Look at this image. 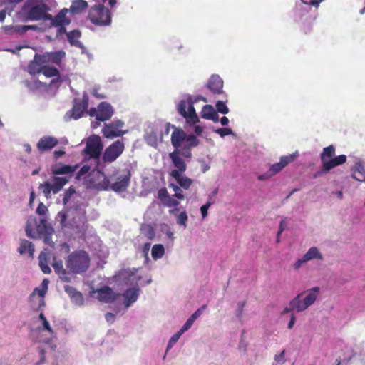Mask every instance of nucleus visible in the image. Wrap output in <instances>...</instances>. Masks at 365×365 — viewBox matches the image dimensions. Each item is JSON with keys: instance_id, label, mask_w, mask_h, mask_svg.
<instances>
[{"instance_id": "f257e3e1", "label": "nucleus", "mask_w": 365, "mask_h": 365, "mask_svg": "<svg viewBox=\"0 0 365 365\" xmlns=\"http://www.w3.org/2000/svg\"><path fill=\"white\" fill-rule=\"evenodd\" d=\"M66 267L63 265L61 260L52 263L55 273L59 279L64 282H70L73 274H81L86 272L91 264L89 255L83 250H75L71 252L65 259Z\"/></svg>"}, {"instance_id": "f03ea898", "label": "nucleus", "mask_w": 365, "mask_h": 365, "mask_svg": "<svg viewBox=\"0 0 365 365\" xmlns=\"http://www.w3.org/2000/svg\"><path fill=\"white\" fill-rule=\"evenodd\" d=\"M319 287H314L307 291V296L302 299L304 292H302L294 297L289 303V305L282 310V315L291 313L290 320L288 323L287 327L291 329L293 328L296 322V316L293 313L294 311L297 312L306 310L309 306L313 304L319 292Z\"/></svg>"}, {"instance_id": "7ed1b4c3", "label": "nucleus", "mask_w": 365, "mask_h": 365, "mask_svg": "<svg viewBox=\"0 0 365 365\" xmlns=\"http://www.w3.org/2000/svg\"><path fill=\"white\" fill-rule=\"evenodd\" d=\"M25 232L26 235L32 239L43 238L45 244L51 248L55 247V242L51 240L54 229L45 217L40 219L38 222L36 217L30 216L26 224Z\"/></svg>"}, {"instance_id": "20e7f679", "label": "nucleus", "mask_w": 365, "mask_h": 365, "mask_svg": "<svg viewBox=\"0 0 365 365\" xmlns=\"http://www.w3.org/2000/svg\"><path fill=\"white\" fill-rule=\"evenodd\" d=\"M174 130L171 134V143L175 150H178L181 155L186 158H192V149L197 147L200 140L194 135H187L182 129L173 126Z\"/></svg>"}, {"instance_id": "39448f33", "label": "nucleus", "mask_w": 365, "mask_h": 365, "mask_svg": "<svg viewBox=\"0 0 365 365\" xmlns=\"http://www.w3.org/2000/svg\"><path fill=\"white\" fill-rule=\"evenodd\" d=\"M88 19L96 26H109L112 21L110 11L103 4H96L89 9Z\"/></svg>"}, {"instance_id": "423d86ee", "label": "nucleus", "mask_w": 365, "mask_h": 365, "mask_svg": "<svg viewBox=\"0 0 365 365\" xmlns=\"http://www.w3.org/2000/svg\"><path fill=\"white\" fill-rule=\"evenodd\" d=\"M89 97L87 93H83L81 98H74L73 108L67 111L64 115L66 121L71 119L78 120L81 118L87 111L88 108Z\"/></svg>"}, {"instance_id": "0eeeda50", "label": "nucleus", "mask_w": 365, "mask_h": 365, "mask_svg": "<svg viewBox=\"0 0 365 365\" xmlns=\"http://www.w3.org/2000/svg\"><path fill=\"white\" fill-rule=\"evenodd\" d=\"M194 103L192 98L188 97L187 100H181L177 106L178 113L190 125H194L199 122V118L194 108Z\"/></svg>"}, {"instance_id": "6e6552de", "label": "nucleus", "mask_w": 365, "mask_h": 365, "mask_svg": "<svg viewBox=\"0 0 365 365\" xmlns=\"http://www.w3.org/2000/svg\"><path fill=\"white\" fill-rule=\"evenodd\" d=\"M103 148V145L101 138L98 135H93L88 138L83 153L86 157L88 156V158L98 160Z\"/></svg>"}, {"instance_id": "1a4fd4ad", "label": "nucleus", "mask_w": 365, "mask_h": 365, "mask_svg": "<svg viewBox=\"0 0 365 365\" xmlns=\"http://www.w3.org/2000/svg\"><path fill=\"white\" fill-rule=\"evenodd\" d=\"M125 150L123 138L118 139L107 147L102 155L103 163H111L120 157Z\"/></svg>"}, {"instance_id": "9d476101", "label": "nucleus", "mask_w": 365, "mask_h": 365, "mask_svg": "<svg viewBox=\"0 0 365 365\" xmlns=\"http://www.w3.org/2000/svg\"><path fill=\"white\" fill-rule=\"evenodd\" d=\"M124 123L120 120H115L110 123H106L102 129L103 135L108 139L123 136L126 131L121 128Z\"/></svg>"}, {"instance_id": "9b49d317", "label": "nucleus", "mask_w": 365, "mask_h": 365, "mask_svg": "<svg viewBox=\"0 0 365 365\" xmlns=\"http://www.w3.org/2000/svg\"><path fill=\"white\" fill-rule=\"evenodd\" d=\"M93 292L96 294V298L101 302L106 304L113 303L120 295L118 293L115 292L112 288L106 285L93 291Z\"/></svg>"}, {"instance_id": "f8f14e48", "label": "nucleus", "mask_w": 365, "mask_h": 365, "mask_svg": "<svg viewBox=\"0 0 365 365\" xmlns=\"http://www.w3.org/2000/svg\"><path fill=\"white\" fill-rule=\"evenodd\" d=\"M346 155H340L334 158H331L327 162H324V164L322 165L320 170L317 171L314 174V178H316L317 177L321 176L323 174L327 173L330 170L335 168L336 166L342 165L346 161Z\"/></svg>"}, {"instance_id": "ddd939ff", "label": "nucleus", "mask_w": 365, "mask_h": 365, "mask_svg": "<svg viewBox=\"0 0 365 365\" xmlns=\"http://www.w3.org/2000/svg\"><path fill=\"white\" fill-rule=\"evenodd\" d=\"M47 7L44 4L33 6L29 10L27 17L30 20H48L52 19V15L46 13Z\"/></svg>"}, {"instance_id": "4468645a", "label": "nucleus", "mask_w": 365, "mask_h": 365, "mask_svg": "<svg viewBox=\"0 0 365 365\" xmlns=\"http://www.w3.org/2000/svg\"><path fill=\"white\" fill-rule=\"evenodd\" d=\"M66 56V52L61 50L54 52H46L42 55L37 56L41 63L46 64L48 63H53L58 66H61L63 58Z\"/></svg>"}, {"instance_id": "2eb2a0df", "label": "nucleus", "mask_w": 365, "mask_h": 365, "mask_svg": "<svg viewBox=\"0 0 365 365\" xmlns=\"http://www.w3.org/2000/svg\"><path fill=\"white\" fill-rule=\"evenodd\" d=\"M58 143V140L51 135H45L41 138L37 143L36 148L39 153H43L46 151H50Z\"/></svg>"}, {"instance_id": "dca6fc26", "label": "nucleus", "mask_w": 365, "mask_h": 365, "mask_svg": "<svg viewBox=\"0 0 365 365\" xmlns=\"http://www.w3.org/2000/svg\"><path fill=\"white\" fill-rule=\"evenodd\" d=\"M297 156V154L294 153L281 157L280 161L279 163H274L269 169V175L274 176L277 173H279L286 165L293 162Z\"/></svg>"}, {"instance_id": "f3484780", "label": "nucleus", "mask_w": 365, "mask_h": 365, "mask_svg": "<svg viewBox=\"0 0 365 365\" xmlns=\"http://www.w3.org/2000/svg\"><path fill=\"white\" fill-rule=\"evenodd\" d=\"M114 113L112 106L106 101L101 102L98 104V114L97 115V120L106 121L111 118Z\"/></svg>"}, {"instance_id": "a211bd4d", "label": "nucleus", "mask_w": 365, "mask_h": 365, "mask_svg": "<svg viewBox=\"0 0 365 365\" xmlns=\"http://www.w3.org/2000/svg\"><path fill=\"white\" fill-rule=\"evenodd\" d=\"M158 197L162 204L167 207H177L180 205L178 199H175L173 195L170 196L165 187H162L158 190Z\"/></svg>"}, {"instance_id": "6ab92c4d", "label": "nucleus", "mask_w": 365, "mask_h": 365, "mask_svg": "<svg viewBox=\"0 0 365 365\" xmlns=\"http://www.w3.org/2000/svg\"><path fill=\"white\" fill-rule=\"evenodd\" d=\"M223 81L218 75H212L210 78L207 88L214 94H222L223 93Z\"/></svg>"}, {"instance_id": "aec40b11", "label": "nucleus", "mask_w": 365, "mask_h": 365, "mask_svg": "<svg viewBox=\"0 0 365 365\" xmlns=\"http://www.w3.org/2000/svg\"><path fill=\"white\" fill-rule=\"evenodd\" d=\"M181 153L178 150H174L173 152L169 154V157L172 160L173 164L177 168L173 171H178L179 173L185 172L187 169V165L185 160L180 156Z\"/></svg>"}, {"instance_id": "412c9836", "label": "nucleus", "mask_w": 365, "mask_h": 365, "mask_svg": "<svg viewBox=\"0 0 365 365\" xmlns=\"http://www.w3.org/2000/svg\"><path fill=\"white\" fill-rule=\"evenodd\" d=\"M50 257L51 252L47 251L46 249H44L38 256L39 267L44 274H50L51 272V269L48 265Z\"/></svg>"}, {"instance_id": "4be33fe9", "label": "nucleus", "mask_w": 365, "mask_h": 365, "mask_svg": "<svg viewBox=\"0 0 365 365\" xmlns=\"http://www.w3.org/2000/svg\"><path fill=\"white\" fill-rule=\"evenodd\" d=\"M66 13L67 9H64L60 11L54 18L52 16V19H49L51 21V24L55 26H61V30L66 31L63 26L70 23V20L66 17Z\"/></svg>"}, {"instance_id": "5701e85b", "label": "nucleus", "mask_w": 365, "mask_h": 365, "mask_svg": "<svg viewBox=\"0 0 365 365\" xmlns=\"http://www.w3.org/2000/svg\"><path fill=\"white\" fill-rule=\"evenodd\" d=\"M130 181V174L128 173V175L119 178L116 182L111 185L110 187L115 192H123L128 187Z\"/></svg>"}, {"instance_id": "b1692460", "label": "nucleus", "mask_w": 365, "mask_h": 365, "mask_svg": "<svg viewBox=\"0 0 365 365\" xmlns=\"http://www.w3.org/2000/svg\"><path fill=\"white\" fill-rule=\"evenodd\" d=\"M170 175L177 181L180 187L187 190L192 184V180L182 175L178 171H171Z\"/></svg>"}, {"instance_id": "393cba45", "label": "nucleus", "mask_w": 365, "mask_h": 365, "mask_svg": "<svg viewBox=\"0 0 365 365\" xmlns=\"http://www.w3.org/2000/svg\"><path fill=\"white\" fill-rule=\"evenodd\" d=\"M140 289L138 287L126 289L123 294V297L126 299L125 307H129L134 303L138 299Z\"/></svg>"}, {"instance_id": "a878e982", "label": "nucleus", "mask_w": 365, "mask_h": 365, "mask_svg": "<svg viewBox=\"0 0 365 365\" xmlns=\"http://www.w3.org/2000/svg\"><path fill=\"white\" fill-rule=\"evenodd\" d=\"M64 290L68 294L73 302L76 304H83V295L80 292L77 291L75 287L70 285H66L64 286Z\"/></svg>"}, {"instance_id": "bb28decb", "label": "nucleus", "mask_w": 365, "mask_h": 365, "mask_svg": "<svg viewBox=\"0 0 365 365\" xmlns=\"http://www.w3.org/2000/svg\"><path fill=\"white\" fill-rule=\"evenodd\" d=\"M39 54H35L34 59L28 65V71L31 75H36L42 73L44 63H41L40 59L37 58Z\"/></svg>"}, {"instance_id": "cd10ccee", "label": "nucleus", "mask_w": 365, "mask_h": 365, "mask_svg": "<svg viewBox=\"0 0 365 365\" xmlns=\"http://www.w3.org/2000/svg\"><path fill=\"white\" fill-rule=\"evenodd\" d=\"M77 166L56 164L52 166L51 171L54 175L71 174L76 170Z\"/></svg>"}, {"instance_id": "c85d7f7f", "label": "nucleus", "mask_w": 365, "mask_h": 365, "mask_svg": "<svg viewBox=\"0 0 365 365\" xmlns=\"http://www.w3.org/2000/svg\"><path fill=\"white\" fill-rule=\"evenodd\" d=\"M68 179L66 177H53L50 182L53 189V193L56 194L59 192L63 186L68 183Z\"/></svg>"}, {"instance_id": "c756f323", "label": "nucleus", "mask_w": 365, "mask_h": 365, "mask_svg": "<svg viewBox=\"0 0 365 365\" xmlns=\"http://www.w3.org/2000/svg\"><path fill=\"white\" fill-rule=\"evenodd\" d=\"M18 251L21 255L28 252L29 256L33 257L35 252L34 245L31 242H29L27 240H21Z\"/></svg>"}, {"instance_id": "7c9ffc66", "label": "nucleus", "mask_w": 365, "mask_h": 365, "mask_svg": "<svg viewBox=\"0 0 365 365\" xmlns=\"http://www.w3.org/2000/svg\"><path fill=\"white\" fill-rule=\"evenodd\" d=\"M88 7V3L85 0H73L70 6V11L72 14H76L81 13Z\"/></svg>"}, {"instance_id": "2f4dec72", "label": "nucleus", "mask_w": 365, "mask_h": 365, "mask_svg": "<svg viewBox=\"0 0 365 365\" xmlns=\"http://www.w3.org/2000/svg\"><path fill=\"white\" fill-rule=\"evenodd\" d=\"M68 41L71 46L81 48L82 43L79 41L81 33L78 30H73L66 34Z\"/></svg>"}, {"instance_id": "473e14b6", "label": "nucleus", "mask_w": 365, "mask_h": 365, "mask_svg": "<svg viewBox=\"0 0 365 365\" xmlns=\"http://www.w3.org/2000/svg\"><path fill=\"white\" fill-rule=\"evenodd\" d=\"M304 260L307 262L313 259H322L323 257L319 252V250L316 247H312L309 250L303 255Z\"/></svg>"}, {"instance_id": "72a5a7b5", "label": "nucleus", "mask_w": 365, "mask_h": 365, "mask_svg": "<svg viewBox=\"0 0 365 365\" xmlns=\"http://www.w3.org/2000/svg\"><path fill=\"white\" fill-rule=\"evenodd\" d=\"M335 154V148L334 145H331L327 146L323 149L322 153L320 155V159L322 161V165L324 164V162H327L329 159H331Z\"/></svg>"}, {"instance_id": "f704fd0d", "label": "nucleus", "mask_w": 365, "mask_h": 365, "mask_svg": "<svg viewBox=\"0 0 365 365\" xmlns=\"http://www.w3.org/2000/svg\"><path fill=\"white\" fill-rule=\"evenodd\" d=\"M165 254V248L161 244H155L151 250V255L153 259L157 260L163 257Z\"/></svg>"}, {"instance_id": "c9c22d12", "label": "nucleus", "mask_w": 365, "mask_h": 365, "mask_svg": "<svg viewBox=\"0 0 365 365\" xmlns=\"http://www.w3.org/2000/svg\"><path fill=\"white\" fill-rule=\"evenodd\" d=\"M353 178L358 181H365V168L362 165H356V170L353 173Z\"/></svg>"}, {"instance_id": "e433bc0d", "label": "nucleus", "mask_w": 365, "mask_h": 365, "mask_svg": "<svg viewBox=\"0 0 365 365\" xmlns=\"http://www.w3.org/2000/svg\"><path fill=\"white\" fill-rule=\"evenodd\" d=\"M42 73L47 78L60 76L59 71L56 68L45 64L43 68Z\"/></svg>"}, {"instance_id": "4c0bfd02", "label": "nucleus", "mask_w": 365, "mask_h": 365, "mask_svg": "<svg viewBox=\"0 0 365 365\" xmlns=\"http://www.w3.org/2000/svg\"><path fill=\"white\" fill-rule=\"evenodd\" d=\"M215 112L216 110L214 109L212 106L207 104L204 106L202 109L201 117L204 119L208 120Z\"/></svg>"}, {"instance_id": "58836bf2", "label": "nucleus", "mask_w": 365, "mask_h": 365, "mask_svg": "<svg viewBox=\"0 0 365 365\" xmlns=\"http://www.w3.org/2000/svg\"><path fill=\"white\" fill-rule=\"evenodd\" d=\"M67 217V213L63 211H61L57 214L56 220L60 222L62 229L68 227Z\"/></svg>"}, {"instance_id": "ea45409f", "label": "nucleus", "mask_w": 365, "mask_h": 365, "mask_svg": "<svg viewBox=\"0 0 365 365\" xmlns=\"http://www.w3.org/2000/svg\"><path fill=\"white\" fill-rule=\"evenodd\" d=\"M169 187L172 188L173 190L175 192L173 196L175 198L180 200H183L185 199V195L182 192V190L179 186L173 183H170Z\"/></svg>"}, {"instance_id": "a19ab883", "label": "nucleus", "mask_w": 365, "mask_h": 365, "mask_svg": "<svg viewBox=\"0 0 365 365\" xmlns=\"http://www.w3.org/2000/svg\"><path fill=\"white\" fill-rule=\"evenodd\" d=\"M39 189L42 191V192L47 198L49 197L51 193L53 192V189L50 182H46L43 184H40Z\"/></svg>"}, {"instance_id": "79ce46f5", "label": "nucleus", "mask_w": 365, "mask_h": 365, "mask_svg": "<svg viewBox=\"0 0 365 365\" xmlns=\"http://www.w3.org/2000/svg\"><path fill=\"white\" fill-rule=\"evenodd\" d=\"M216 111L222 114H227L229 112V108L226 106L225 102L222 101H218L216 104Z\"/></svg>"}, {"instance_id": "37998d69", "label": "nucleus", "mask_w": 365, "mask_h": 365, "mask_svg": "<svg viewBox=\"0 0 365 365\" xmlns=\"http://www.w3.org/2000/svg\"><path fill=\"white\" fill-rule=\"evenodd\" d=\"M46 291L45 290V288H42V287H36L32 294H31V298L33 297L34 296H35L36 294H38L41 298V304L42 305H44V300H43V298L46 294Z\"/></svg>"}, {"instance_id": "c03bdc74", "label": "nucleus", "mask_w": 365, "mask_h": 365, "mask_svg": "<svg viewBox=\"0 0 365 365\" xmlns=\"http://www.w3.org/2000/svg\"><path fill=\"white\" fill-rule=\"evenodd\" d=\"M76 192V190L73 186H71L63 194V204L64 205H67L69 202L71 196Z\"/></svg>"}, {"instance_id": "a18cd8bd", "label": "nucleus", "mask_w": 365, "mask_h": 365, "mask_svg": "<svg viewBox=\"0 0 365 365\" xmlns=\"http://www.w3.org/2000/svg\"><path fill=\"white\" fill-rule=\"evenodd\" d=\"M187 220L188 217L186 211H182L177 217V223L186 227Z\"/></svg>"}, {"instance_id": "49530a36", "label": "nucleus", "mask_w": 365, "mask_h": 365, "mask_svg": "<svg viewBox=\"0 0 365 365\" xmlns=\"http://www.w3.org/2000/svg\"><path fill=\"white\" fill-rule=\"evenodd\" d=\"M214 131L215 133L219 134L222 138L233 133L232 130L229 128H217Z\"/></svg>"}, {"instance_id": "de8ad7c7", "label": "nucleus", "mask_w": 365, "mask_h": 365, "mask_svg": "<svg viewBox=\"0 0 365 365\" xmlns=\"http://www.w3.org/2000/svg\"><path fill=\"white\" fill-rule=\"evenodd\" d=\"M48 211V210L47 207L43 202H40L36 208V213L38 214L39 215L43 216V217L45 218V215H46Z\"/></svg>"}, {"instance_id": "09e8293b", "label": "nucleus", "mask_w": 365, "mask_h": 365, "mask_svg": "<svg viewBox=\"0 0 365 365\" xmlns=\"http://www.w3.org/2000/svg\"><path fill=\"white\" fill-rule=\"evenodd\" d=\"M195 320L191 317H190L186 321V322L184 324V325L179 330L180 333L183 334L185 331L189 329L193 324Z\"/></svg>"}, {"instance_id": "8fccbe9b", "label": "nucleus", "mask_w": 365, "mask_h": 365, "mask_svg": "<svg viewBox=\"0 0 365 365\" xmlns=\"http://www.w3.org/2000/svg\"><path fill=\"white\" fill-rule=\"evenodd\" d=\"M212 205V202L209 201L206 204L201 206L200 211H201L202 218H205L207 217V210Z\"/></svg>"}, {"instance_id": "3c124183", "label": "nucleus", "mask_w": 365, "mask_h": 365, "mask_svg": "<svg viewBox=\"0 0 365 365\" xmlns=\"http://www.w3.org/2000/svg\"><path fill=\"white\" fill-rule=\"evenodd\" d=\"M145 235L148 240H153L155 237V231L153 227L151 226H147Z\"/></svg>"}, {"instance_id": "603ef678", "label": "nucleus", "mask_w": 365, "mask_h": 365, "mask_svg": "<svg viewBox=\"0 0 365 365\" xmlns=\"http://www.w3.org/2000/svg\"><path fill=\"white\" fill-rule=\"evenodd\" d=\"M284 356L285 350H283L279 354L275 355L274 360L277 363L284 364L285 362Z\"/></svg>"}, {"instance_id": "864d4df0", "label": "nucleus", "mask_w": 365, "mask_h": 365, "mask_svg": "<svg viewBox=\"0 0 365 365\" xmlns=\"http://www.w3.org/2000/svg\"><path fill=\"white\" fill-rule=\"evenodd\" d=\"M91 170V167L88 165H85L81 168L79 171L78 172V176L81 177L88 173Z\"/></svg>"}, {"instance_id": "5fc2aeb1", "label": "nucleus", "mask_w": 365, "mask_h": 365, "mask_svg": "<svg viewBox=\"0 0 365 365\" xmlns=\"http://www.w3.org/2000/svg\"><path fill=\"white\" fill-rule=\"evenodd\" d=\"M42 330H46L48 331L51 335L54 334V331L53 329L51 328L49 322L48 320H45V322H43V327L41 328Z\"/></svg>"}, {"instance_id": "6e6d98bb", "label": "nucleus", "mask_w": 365, "mask_h": 365, "mask_svg": "<svg viewBox=\"0 0 365 365\" xmlns=\"http://www.w3.org/2000/svg\"><path fill=\"white\" fill-rule=\"evenodd\" d=\"M324 0H302V1L305 4L312 5L314 6H319V4L322 2Z\"/></svg>"}, {"instance_id": "4d7b16f0", "label": "nucleus", "mask_w": 365, "mask_h": 365, "mask_svg": "<svg viewBox=\"0 0 365 365\" xmlns=\"http://www.w3.org/2000/svg\"><path fill=\"white\" fill-rule=\"evenodd\" d=\"M182 334L180 333V331H178L177 333H175L171 338L169 340L170 342H171L172 344H175L178 340L179 339V338L180 337V336L182 335Z\"/></svg>"}, {"instance_id": "13d9d810", "label": "nucleus", "mask_w": 365, "mask_h": 365, "mask_svg": "<svg viewBox=\"0 0 365 365\" xmlns=\"http://www.w3.org/2000/svg\"><path fill=\"white\" fill-rule=\"evenodd\" d=\"M105 318L108 322H113L115 319V315L110 312H107L105 315Z\"/></svg>"}, {"instance_id": "bf43d9fd", "label": "nucleus", "mask_w": 365, "mask_h": 365, "mask_svg": "<svg viewBox=\"0 0 365 365\" xmlns=\"http://www.w3.org/2000/svg\"><path fill=\"white\" fill-rule=\"evenodd\" d=\"M98 114V107L97 108H91L88 110V115L91 117H96V119L97 120V115Z\"/></svg>"}, {"instance_id": "052dcab7", "label": "nucleus", "mask_w": 365, "mask_h": 365, "mask_svg": "<svg viewBox=\"0 0 365 365\" xmlns=\"http://www.w3.org/2000/svg\"><path fill=\"white\" fill-rule=\"evenodd\" d=\"M307 262L306 260H304V257H302V259H299L294 264V267L295 269H298L303 263Z\"/></svg>"}, {"instance_id": "680f3d73", "label": "nucleus", "mask_w": 365, "mask_h": 365, "mask_svg": "<svg viewBox=\"0 0 365 365\" xmlns=\"http://www.w3.org/2000/svg\"><path fill=\"white\" fill-rule=\"evenodd\" d=\"M150 247V243H149V242L144 244V245L143 246L142 251L145 257H148V252H149Z\"/></svg>"}, {"instance_id": "e2e57ef3", "label": "nucleus", "mask_w": 365, "mask_h": 365, "mask_svg": "<svg viewBox=\"0 0 365 365\" xmlns=\"http://www.w3.org/2000/svg\"><path fill=\"white\" fill-rule=\"evenodd\" d=\"M39 354H40V356H41V359H40V361L38 363L36 364V365H40L41 364H43L45 361V351L43 349H39Z\"/></svg>"}, {"instance_id": "0e129e2a", "label": "nucleus", "mask_w": 365, "mask_h": 365, "mask_svg": "<svg viewBox=\"0 0 365 365\" xmlns=\"http://www.w3.org/2000/svg\"><path fill=\"white\" fill-rule=\"evenodd\" d=\"M285 227H286V225H285L284 221L282 220L280 222L279 230H278V232H277V235L278 236H279L282 234V232L285 230Z\"/></svg>"}, {"instance_id": "69168bd1", "label": "nucleus", "mask_w": 365, "mask_h": 365, "mask_svg": "<svg viewBox=\"0 0 365 365\" xmlns=\"http://www.w3.org/2000/svg\"><path fill=\"white\" fill-rule=\"evenodd\" d=\"M273 175H269V170L267 171V173H264L263 175H260L258 176V180H264L268 179L269 178L272 177Z\"/></svg>"}, {"instance_id": "338daca9", "label": "nucleus", "mask_w": 365, "mask_h": 365, "mask_svg": "<svg viewBox=\"0 0 365 365\" xmlns=\"http://www.w3.org/2000/svg\"><path fill=\"white\" fill-rule=\"evenodd\" d=\"M202 314L201 309H198L190 317L195 321Z\"/></svg>"}, {"instance_id": "774afa93", "label": "nucleus", "mask_w": 365, "mask_h": 365, "mask_svg": "<svg viewBox=\"0 0 365 365\" xmlns=\"http://www.w3.org/2000/svg\"><path fill=\"white\" fill-rule=\"evenodd\" d=\"M65 154L63 150H55L53 153L54 158L58 159Z\"/></svg>"}]
</instances>
